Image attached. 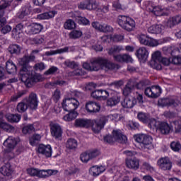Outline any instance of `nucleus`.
I'll return each instance as SVG.
<instances>
[{
	"label": "nucleus",
	"instance_id": "49",
	"mask_svg": "<svg viewBox=\"0 0 181 181\" xmlns=\"http://www.w3.org/2000/svg\"><path fill=\"white\" fill-rule=\"evenodd\" d=\"M28 104L21 102L20 103L18 104L17 105V110L19 112H25V111H26V110H28Z\"/></svg>",
	"mask_w": 181,
	"mask_h": 181
},
{
	"label": "nucleus",
	"instance_id": "11",
	"mask_svg": "<svg viewBox=\"0 0 181 181\" xmlns=\"http://www.w3.org/2000/svg\"><path fill=\"white\" fill-rule=\"evenodd\" d=\"M50 131L51 135L56 139L59 138H62V135H63V129H62V126L57 123L50 124Z\"/></svg>",
	"mask_w": 181,
	"mask_h": 181
},
{
	"label": "nucleus",
	"instance_id": "34",
	"mask_svg": "<svg viewBox=\"0 0 181 181\" xmlns=\"http://www.w3.org/2000/svg\"><path fill=\"white\" fill-rule=\"evenodd\" d=\"M54 15H56V11H49L47 13H43L42 14H39L37 18V19L45 20V19H52V18H54Z\"/></svg>",
	"mask_w": 181,
	"mask_h": 181
},
{
	"label": "nucleus",
	"instance_id": "45",
	"mask_svg": "<svg viewBox=\"0 0 181 181\" xmlns=\"http://www.w3.org/2000/svg\"><path fill=\"white\" fill-rule=\"evenodd\" d=\"M132 92V86H131V83L128 82L123 89V95H124V97H128V95H129V94H131Z\"/></svg>",
	"mask_w": 181,
	"mask_h": 181
},
{
	"label": "nucleus",
	"instance_id": "37",
	"mask_svg": "<svg viewBox=\"0 0 181 181\" xmlns=\"http://www.w3.org/2000/svg\"><path fill=\"white\" fill-rule=\"evenodd\" d=\"M121 98L117 95L113 96L107 100V105L108 107H114V105H117L118 103H119Z\"/></svg>",
	"mask_w": 181,
	"mask_h": 181
},
{
	"label": "nucleus",
	"instance_id": "33",
	"mask_svg": "<svg viewBox=\"0 0 181 181\" xmlns=\"http://www.w3.org/2000/svg\"><path fill=\"white\" fill-rule=\"evenodd\" d=\"M8 50L11 54H19L21 53V50H22V47H20L16 44H13L8 47Z\"/></svg>",
	"mask_w": 181,
	"mask_h": 181
},
{
	"label": "nucleus",
	"instance_id": "55",
	"mask_svg": "<svg viewBox=\"0 0 181 181\" xmlns=\"http://www.w3.org/2000/svg\"><path fill=\"white\" fill-rule=\"evenodd\" d=\"M60 97H61L60 90L56 89L52 94V99L55 103H57V101L60 100Z\"/></svg>",
	"mask_w": 181,
	"mask_h": 181
},
{
	"label": "nucleus",
	"instance_id": "31",
	"mask_svg": "<svg viewBox=\"0 0 181 181\" xmlns=\"http://www.w3.org/2000/svg\"><path fill=\"white\" fill-rule=\"evenodd\" d=\"M69 52V47L58 49L57 50H51L45 52V56H53L54 54H62V53H67Z\"/></svg>",
	"mask_w": 181,
	"mask_h": 181
},
{
	"label": "nucleus",
	"instance_id": "50",
	"mask_svg": "<svg viewBox=\"0 0 181 181\" xmlns=\"http://www.w3.org/2000/svg\"><path fill=\"white\" fill-rule=\"evenodd\" d=\"M26 94V90H21L16 93L14 95L11 97V101H18V98H21V97H23Z\"/></svg>",
	"mask_w": 181,
	"mask_h": 181
},
{
	"label": "nucleus",
	"instance_id": "12",
	"mask_svg": "<svg viewBox=\"0 0 181 181\" xmlns=\"http://www.w3.org/2000/svg\"><path fill=\"white\" fill-rule=\"evenodd\" d=\"M78 8L79 9L93 11V9H97L98 8V4L95 1L84 0L79 4Z\"/></svg>",
	"mask_w": 181,
	"mask_h": 181
},
{
	"label": "nucleus",
	"instance_id": "42",
	"mask_svg": "<svg viewBox=\"0 0 181 181\" xmlns=\"http://www.w3.org/2000/svg\"><path fill=\"white\" fill-rule=\"evenodd\" d=\"M66 148L68 149H76L77 148V141L74 139H69L66 143Z\"/></svg>",
	"mask_w": 181,
	"mask_h": 181
},
{
	"label": "nucleus",
	"instance_id": "35",
	"mask_svg": "<svg viewBox=\"0 0 181 181\" xmlns=\"http://www.w3.org/2000/svg\"><path fill=\"white\" fill-rule=\"evenodd\" d=\"M0 128L6 132H12V131H14L15 129L12 125L6 123L4 121H0Z\"/></svg>",
	"mask_w": 181,
	"mask_h": 181
},
{
	"label": "nucleus",
	"instance_id": "32",
	"mask_svg": "<svg viewBox=\"0 0 181 181\" xmlns=\"http://www.w3.org/2000/svg\"><path fill=\"white\" fill-rule=\"evenodd\" d=\"M136 104V100L129 99L126 98L123 102H122V105L124 108H132L134 105Z\"/></svg>",
	"mask_w": 181,
	"mask_h": 181
},
{
	"label": "nucleus",
	"instance_id": "57",
	"mask_svg": "<svg viewBox=\"0 0 181 181\" xmlns=\"http://www.w3.org/2000/svg\"><path fill=\"white\" fill-rule=\"evenodd\" d=\"M64 64L66 66V67H69L70 69H76V67L78 66L76 62L69 60L65 61Z\"/></svg>",
	"mask_w": 181,
	"mask_h": 181
},
{
	"label": "nucleus",
	"instance_id": "30",
	"mask_svg": "<svg viewBox=\"0 0 181 181\" xmlns=\"http://www.w3.org/2000/svg\"><path fill=\"white\" fill-rule=\"evenodd\" d=\"M153 13L156 15V16H165L168 15V9L162 8L160 6H155L153 10Z\"/></svg>",
	"mask_w": 181,
	"mask_h": 181
},
{
	"label": "nucleus",
	"instance_id": "61",
	"mask_svg": "<svg viewBox=\"0 0 181 181\" xmlns=\"http://www.w3.org/2000/svg\"><path fill=\"white\" fill-rule=\"evenodd\" d=\"M88 159H93L94 158H97L100 155V151H88Z\"/></svg>",
	"mask_w": 181,
	"mask_h": 181
},
{
	"label": "nucleus",
	"instance_id": "44",
	"mask_svg": "<svg viewBox=\"0 0 181 181\" xmlns=\"http://www.w3.org/2000/svg\"><path fill=\"white\" fill-rule=\"evenodd\" d=\"M7 119L9 122H19V121H21V115H9L7 116Z\"/></svg>",
	"mask_w": 181,
	"mask_h": 181
},
{
	"label": "nucleus",
	"instance_id": "2",
	"mask_svg": "<svg viewBox=\"0 0 181 181\" xmlns=\"http://www.w3.org/2000/svg\"><path fill=\"white\" fill-rule=\"evenodd\" d=\"M80 102L74 98H67L63 100L62 108L64 111L69 112V114L64 116V121L69 122L77 118V112L75 111L78 108Z\"/></svg>",
	"mask_w": 181,
	"mask_h": 181
},
{
	"label": "nucleus",
	"instance_id": "1",
	"mask_svg": "<svg viewBox=\"0 0 181 181\" xmlns=\"http://www.w3.org/2000/svg\"><path fill=\"white\" fill-rule=\"evenodd\" d=\"M35 56H25L21 59V64L23 67L20 71L21 76V81L24 83L26 87H32L35 83H39L42 80V76L30 70L29 66V62H33Z\"/></svg>",
	"mask_w": 181,
	"mask_h": 181
},
{
	"label": "nucleus",
	"instance_id": "43",
	"mask_svg": "<svg viewBox=\"0 0 181 181\" xmlns=\"http://www.w3.org/2000/svg\"><path fill=\"white\" fill-rule=\"evenodd\" d=\"M162 94V88L159 86H153V98H158Z\"/></svg>",
	"mask_w": 181,
	"mask_h": 181
},
{
	"label": "nucleus",
	"instance_id": "47",
	"mask_svg": "<svg viewBox=\"0 0 181 181\" xmlns=\"http://www.w3.org/2000/svg\"><path fill=\"white\" fill-rule=\"evenodd\" d=\"M59 71V68L57 66H51L48 70H47L44 74L45 76H52L53 74H56L57 71Z\"/></svg>",
	"mask_w": 181,
	"mask_h": 181
},
{
	"label": "nucleus",
	"instance_id": "24",
	"mask_svg": "<svg viewBox=\"0 0 181 181\" xmlns=\"http://www.w3.org/2000/svg\"><path fill=\"white\" fill-rule=\"evenodd\" d=\"M18 141L16 139L12 136H9L7 139H6L3 144L4 146L8 148V149H13L15 146H16Z\"/></svg>",
	"mask_w": 181,
	"mask_h": 181
},
{
	"label": "nucleus",
	"instance_id": "60",
	"mask_svg": "<svg viewBox=\"0 0 181 181\" xmlns=\"http://www.w3.org/2000/svg\"><path fill=\"white\" fill-rule=\"evenodd\" d=\"M124 155H126L127 158H136V152L135 151H125L123 152Z\"/></svg>",
	"mask_w": 181,
	"mask_h": 181
},
{
	"label": "nucleus",
	"instance_id": "39",
	"mask_svg": "<svg viewBox=\"0 0 181 181\" xmlns=\"http://www.w3.org/2000/svg\"><path fill=\"white\" fill-rule=\"evenodd\" d=\"M42 136H40V134H34L30 139V144L32 146H36L37 144H39V141H40V139Z\"/></svg>",
	"mask_w": 181,
	"mask_h": 181
},
{
	"label": "nucleus",
	"instance_id": "9",
	"mask_svg": "<svg viewBox=\"0 0 181 181\" xmlns=\"http://www.w3.org/2000/svg\"><path fill=\"white\" fill-rule=\"evenodd\" d=\"M108 119L105 116H102L99 119L92 120V131H93L95 134H98V132H100V131H101L102 129L104 128V125H105Z\"/></svg>",
	"mask_w": 181,
	"mask_h": 181
},
{
	"label": "nucleus",
	"instance_id": "51",
	"mask_svg": "<svg viewBox=\"0 0 181 181\" xmlns=\"http://www.w3.org/2000/svg\"><path fill=\"white\" fill-rule=\"evenodd\" d=\"M76 22H78V23H79V25H90V21L87 18H86L85 17H78L76 18Z\"/></svg>",
	"mask_w": 181,
	"mask_h": 181
},
{
	"label": "nucleus",
	"instance_id": "40",
	"mask_svg": "<svg viewBox=\"0 0 181 181\" xmlns=\"http://www.w3.org/2000/svg\"><path fill=\"white\" fill-rule=\"evenodd\" d=\"M64 28L65 29H68L69 30H71L72 29H75L76 23L71 19L67 20L64 24Z\"/></svg>",
	"mask_w": 181,
	"mask_h": 181
},
{
	"label": "nucleus",
	"instance_id": "64",
	"mask_svg": "<svg viewBox=\"0 0 181 181\" xmlns=\"http://www.w3.org/2000/svg\"><path fill=\"white\" fill-rule=\"evenodd\" d=\"M173 124H174V128L175 129V132L177 134L181 132V125L179 124L178 121H173Z\"/></svg>",
	"mask_w": 181,
	"mask_h": 181
},
{
	"label": "nucleus",
	"instance_id": "25",
	"mask_svg": "<svg viewBox=\"0 0 181 181\" xmlns=\"http://www.w3.org/2000/svg\"><path fill=\"white\" fill-rule=\"evenodd\" d=\"M158 129L163 135H168L172 131V127L167 122H161L159 124Z\"/></svg>",
	"mask_w": 181,
	"mask_h": 181
},
{
	"label": "nucleus",
	"instance_id": "22",
	"mask_svg": "<svg viewBox=\"0 0 181 181\" xmlns=\"http://www.w3.org/2000/svg\"><path fill=\"white\" fill-rule=\"evenodd\" d=\"M113 57L115 62H119V63H122L124 62L126 63H132V62H134L132 57L127 54L114 55Z\"/></svg>",
	"mask_w": 181,
	"mask_h": 181
},
{
	"label": "nucleus",
	"instance_id": "54",
	"mask_svg": "<svg viewBox=\"0 0 181 181\" xmlns=\"http://www.w3.org/2000/svg\"><path fill=\"white\" fill-rule=\"evenodd\" d=\"M23 134H30L35 131V127L33 124H29L23 128Z\"/></svg>",
	"mask_w": 181,
	"mask_h": 181
},
{
	"label": "nucleus",
	"instance_id": "52",
	"mask_svg": "<svg viewBox=\"0 0 181 181\" xmlns=\"http://www.w3.org/2000/svg\"><path fill=\"white\" fill-rule=\"evenodd\" d=\"M144 94L148 98H153V86L146 88L144 90Z\"/></svg>",
	"mask_w": 181,
	"mask_h": 181
},
{
	"label": "nucleus",
	"instance_id": "36",
	"mask_svg": "<svg viewBox=\"0 0 181 181\" xmlns=\"http://www.w3.org/2000/svg\"><path fill=\"white\" fill-rule=\"evenodd\" d=\"M104 170H105V169L103 166L98 167L97 165H95L90 168V173L94 176H98V175L103 173Z\"/></svg>",
	"mask_w": 181,
	"mask_h": 181
},
{
	"label": "nucleus",
	"instance_id": "29",
	"mask_svg": "<svg viewBox=\"0 0 181 181\" xmlns=\"http://www.w3.org/2000/svg\"><path fill=\"white\" fill-rule=\"evenodd\" d=\"M6 70L8 74H15L16 73V65L11 60L6 63Z\"/></svg>",
	"mask_w": 181,
	"mask_h": 181
},
{
	"label": "nucleus",
	"instance_id": "26",
	"mask_svg": "<svg viewBox=\"0 0 181 181\" xmlns=\"http://www.w3.org/2000/svg\"><path fill=\"white\" fill-rule=\"evenodd\" d=\"M126 165L129 169H139V160L137 159H128L126 160Z\"/></svg>",
	"mask_w": 181,
	"mask_h": 181
},
{
	"label": "nucleus",
	"instance_id": "6",
	"mask_svg": "<svg viewBox=\"0 0 181 181\" xmlns=\"http://www.w3.org/2000/svg\"><path fill=\"white\" fill-rule=\"evenodd\" d=\"M105 142L107 144H114V142H119V144H127L128 139L127 136L122 134L121 130H113L112 136L106 135L104 137Z\"/></svg>",
	"mask_w": 181,
	"mask_h": 181
},
{
	"label": "nucleus",
	"instance_id": "23",
	"mask_svg": "<svg viewBox=\"0 0 181 181\" xmlns=\"http://www.w3.org/2000/svg\"><path fill=\"white\" fill-rule=\"evenodd\" d=\"M163 29H165V27L162 24H156L150 26L148 28V33L158 35L159 33H162V30H163Z\"/></svg>",
	"mask_w": 181,
	"mask_h": 181
},
{
	"label": "nucleus",
	"instance_id": "3",
	"mask_svg": "<svg viewBox=\"0 0 181 181\" xmlns=\"http://www.w3.org/2000/svg\"><path fill=\"white\" fill-rule=\"evenodd\" d=\"M92 66V71H98V70H118L119 65L115 64L107 59L104 58H95L90 60Z\"/></svg>",
	"mask_w": 181,
	"mask_h": 181
},
{
	"label": "nucleus",
	"instance_id": "53",
	"mask_svg": "<svg viewBox=\"0 0 181 181\" xmlns=\"http://www.w3.org/2000/svg\"><path fill=\"white\" fill-rule=\"evenodd\" d=\"M77 172H78V168L76 167H71L69 170H64V175L69 176L70 175H74L75 173H77Z\"/></svg>",
	"mask_w": 181,
	"mask_h": 181
},
{
	"label": "nucleus",
	"instance_id": "48",
	"mask_svg": "<svg viewBox=\"0 0 181 181\" xmlns=\"http://www.w3.org/2000/svg\"><path fill=\"white\" fill-rule=\"evenodd\" d=\"M112 27L109 25L108 24H103L100 26V32H103L104 33H108L110 32H112Z\"/></svg>",
	"mask_w": 181,
	"mask_h": 181
},
{
	"label": "nucleus",
	"instance_id": "62",
	"mask_svg": "<svg viewBox=\"0 0 181 181\" xmlns=\"http://www.w3.org/2000/svg\"><path fill=\"white\" fill-rule=\"evenodd\" d=\"M146 9L148 12H153V9H155V6H153V4L151 1H147L146 3Z\"/></svg>",
	"mask_w": 181,
	"mask_h": 181
},
{
	"label": "nucleus",
	"instance_id": "46",
	"mask_svg": "<svg viewBox=\"0 0 181 181\" xmlns=\"http://www.w3.org/2000/svg\"><path fill=\"white\" fill-rule=\"evenodd\" d=\"M170 148L174 152H179L181 149V144L179 141H172L170 144Z\"/></svg>",
	"mask_w": 181,
	"mask_h": 181
},
{
	"label": "nucleus",
	"instance_id": "7",
	"mask_svg": "<svg viewBox=\"0 0 181 181\" xmlns=\"http://www.w3.org/2000/svg\"><path fill=\"white\" fill-rule=\"evenodd\" d=\"M139 40L141 45L148 46V47H156V46H159L160 43H166V39L165 38L163 39L162 42H159V41L157 40L145 35H141L139 36Z\"/></svg>",
	"mask_w": 181,
	"mask_h": 181
},
{
	"label": "nucleus",
	"instance_id": "5",
	"mask_svg": "<svg viewBox=\"0 0 181 181\" xmlns=\"http://www.w3.org/2000/svg\"><path fill=\"white\" fill-rule=\"evenodd\" d=\"M117 23L127 32H132L135 29V21L127 16H119L117 18Z\"/></svg>",
	"mask_w": 181,
	"mask_h": 181
},
{
	"label": "nucleus",
	"instance_id": "27",
	"mask_svg": "<svg viewBox=\"0 0 181 181\" xmlns=\"http://www.w3.org/2000/svg\"><path fill=\"white\" fill-rule=\"evenodd\" d=\"M90 120L86 119H77L75 120V126L80 128H87L90 127Z\"/></svg>",
	"mask_w": 181,
	"mask_h": 181
},
{
	"label": "nucleus",
	"instance_id": "63",
	"mask_svg": "<svg viewBox=\"0 0 181 181\" xmlns=\"http://www.w3.org/2000/svg\"><path fill=\"white\" fill-rule=\"evenodd\" d=\"M111 39L113 40V42H122V40H124V35H115L111 37Z\"/></svg>",
	"mask_w": 181,
	"mask_h": 181
},
{
	"label": "nucleus",
	"instance_id": "18",
	"mask_svg": "<svg viewBox=\"0 0 181 181\" xmlns=\"http://www.w3.org/2000/svg\"><path fill=\"white\" fill-rule=\"evenodd\" d=\"M59 170H38L37 177L45 178L53 176V175H57Z\"/></svg>",
	"mask_w": 181,
	"mask_h": 181
},
{
	"label": "nucleus",
	"instance_id": "13",
	"mask_svg": "<svg viewBox=\"0 0 181 181\" xmlns=\"http://www.w3.org/2000/svg\"><path fill=\"white\" fill-rule=\"evenodd\" d=\"M85 108L89 114H95L101 110V106L94 101H88L86 103Z\"/></svg>",
	"mask_w": 181,
	"mask_h": 181
},
{
	"label": "nucleus",
	"instance_id": "28",
	"mask_svg": "<svg viewBox=\"0 0 181 181\" xmlns=\"http://www.w3.org/2000/svg\"><path fill=\"white\" fill-rule=\"evenodd\" d=\"M43 30V25L39 23H33L30 30V35H37V33H40Z\"/></svg>",
	"mask_w": 181,
	"mask_h": 181
},
{
	"label": "nucleus",
	"instance_id": "10",
	"mask_svg": "<svg viewBox=\"0 0 181 181\" xmlns=\"http://www.w3.org/2000/svg\"><path fill=\"white\" fill-rule=\"evenodd\" d=\"M138 119L144 124H149L151 127H156V120L155 119H151V115L148 113L139 112L137 115Z\"/></svg>",
	"mask_w": 181,
	"mask_h": 181
},
{
	"label": "nucleus",
	"instance_id": "56",
	"mask_svg": "<svg viewBox=\"0 0 181 181\" xmlns=\"http://www.w3.org/2000/svg\"><path fill=\"white\" fill-rule=\"evenodd\" d=\"M46 69V66L45 65V63L40 62V63H37L34 66V70L40 71H42Z\"/></svg>",
	"mask_w": 181,
	"mask_h": 181
},
{
	"label": "nucleus",
	"instance_id": "21",
	"mask_svg": "<svg viewBox=\"0 0 181 181\" xmlns=\"http://www.w3.org/2000/svg\"><path fill=\"white\" fill-rule=\"evenodd\" d=\"M136 56L139 60H146L148 59V56H149V52L146 47H142L136 50Z\"/></svg>",
	"mask_w": 181,
	"mask_h": 181
},
{
	"label": "nucleus",
	"instance_id": "58",
	"mask_svg": "<svg viewBox=\"0 0 181 181\" xmlns=\"http://www.w3.org/2000/svg\"><path fill=\"white\" fill-rule=\"evenodd\" d=\"M39 170L33 168H28L27 173L30 175V176H37Z\"/></svg>",
	"mask_w": 181,
	"mask_h": 181
},
{
	"label": "nucleus",
	"instance_id": "15",
	"mask_svg": "<svg viewBox=\"0 0 181 181\" xmlns=\"http://www.w3.org/2000/svg\"><path fill=\"white\" fill-rule=\"evenodd\" d=\"M179 104H180V102L175 99L163 98L158 100V105H160V107H166V105L177 107Z\"/></svg>",
	"mask_w": 181,
	"mask_h": 181
},
{
	"label": "nucleus",
	"instance_id": "16",
	"mask_svg": "<svg viewBox=\"0 0 181 181\" xmlns=\"http://www.w3.org/2000/svg\"><path fill=\"white\" fill-rule=\"evenodd\" d=\"M91 97L96 100H98V98L107 100L110 97V92L108 90H95L91 93Z\"/></svg>",
	"mask_w": 181,
	"mask_h": 181
},
{
	"label": "nucleus",
	"instance_id": "20",
	"mask_svg": "<svg viewBox=\"0 0 181 181\" xmlns=\"http://www.w3.org/2000/svg\"><path fill=\"white\" fill-rule=\"evenodd\" d=\"M157 165L162 170H170L172 169V162L169 159H160L158 160Z\"/></svg>",
	"mask_w": 181,
	"mask_h": 181
},
{
	"label": "nucleus",
	"instance_id": "8",
	"mask_svg": "<svg viewBox=\"0 0 181 181\" xmlns=\"http://www.w3.org/2000/svg\"><path fill=\"white\" fill-rule=\"evenodd\" d=\"M136 141L141 144L146 149H153L152 136L146 134H138L136 136Z\"/></svg>",
	"mask_w": 181,
	"mask_h": 181
},
{
	"label": "nucleus",
	"instance_id": "17",
	"mask_svg": "<svg viewBox=\"0 0 181 181\" xmlns=\"http://www.w3.org/2000/svg\"><path fill=\"white\" fill-rule=\"evenodd\" d=\"M0 173L6 177H11V176H12V173H13V170H12L11 163L7 161L5 165L0 168Z\"/></svg>",
	"mask_w": 181,
	"mask_h": 181
},
{
	"label": "nucleus",
	"instance_id": "41",
	"mask_svg": "<svg viewBox=\"0 0 181 181\" xmlns=\"http://www.w3.org/2000/svg\"><path fill=\"white\" fill-rule=\"evenodd\" d=\"M81 36H83V32L77 30H74L69 33L71 39H79Z\"/></svg>",
	"mask_w": 181,
	"mask_h": 181
},
{
	"label": "nucleus",
	"instance_id": "14",
	"mask_svg": "<svg viewBox=\"0 0 181 181\" xmlns=\"http://www.w3.org/2000/svg\"><path fill=\"white\" fill-rule=\"evenodd\" d=\"M27 104L31 110H37V105L39 104L37 95L35 93H31L27 100Z\"/></svg>",
	"mask_w": 181,
	"mask_h": 181
},
{
	"label": "nucleus",
	"instance_id": "38",
	"mask_svg": "<svg viewBox=\"0 0 181 181\" xmlns=\"http://www.w3.org/2000/svg\"><path fill=\"white\" fill-rule=\"evenodd\" d=\"M121 50H123L122 47L119 45H115L112 47L110 49H109L108 54H110V56H113L114 57V56H115V54L119 53Z\"/></svg>",
	"mask_w": 181,
	"mask_h": 181
},
{
	"label": "nucleus",
	"instance_id": "59",
	"mask_svg": "<svg viewBox=\"0 0 181 181\" xmlns=\"http://www.w3.org/2000/svg\"><path fill=\"white\" fill-rule=\"evenodd\" d=\"M4 11H1L0 13V28H4L6 25V18L4 17Z\"/></svg>",
	"mask_w": 181,
	"mask_h": 181
},
{
	"label": "nucleus",
	"instance_id": "19",
	"mask_svg": "<svg viewBox=\"0 0 181 181\" xmlns=\"http://www.w3.org/2000/svg\"><path fill=\"white\" fill-rule=\"evenodd\" d=\"M38 152L45 156V158H50L52 156V146L50 145L45 146L41 144L38 147Z\"/></svg>",
	"mask_w": 181,
	"mask_h": 181
},
{
	"label": "nucleus",
	"instance_id": "4",
	"mask_svg": "<svg viewBox=\"0 0 181 181\" xmlns=\"http://www.w3.org/2000/svg\"><path fill=\"white\" fill-rule=\"evenodd\" d=\"M160 63H162L163 66H169L171 63L170 59L162 57L160 52L156 51L152 54V60L148 62V64L152 69L162 70Z\"/></svg>",
	"mask_w": 181,
	"mask_h": 181
}]
</instances>
